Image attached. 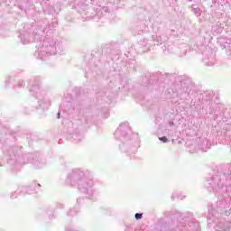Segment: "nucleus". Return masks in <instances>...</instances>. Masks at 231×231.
Listing matches in <instances>:
<instances>
[{
	"mask_svg": "<svg viewBox=\"0 0 231 231\" xmlns=\"http://www.w3.org/2000/svg\"><path fill=\"white\" fill-rule=\"evenodd\" d=\"M159 140L161 142H163V143H167L169 142V139H167L166 136H163V137H159Z\"/></svg>",
	"mask_w": 231,
	"mask_h": 231,
	"instance_id": "1",
	"label": "nucleus"
},
{
	"mask_svg": "<svg viewBox=\"0 0 231 231\" xmlns=\"http://www.w3.org/2000/svg\"><path fill=\"white\" fill-rule=\"evenodd\" d=\"M142 217H143L142 214H139V213L135 214V219H142Z\"/></svg>",
	"mask_w": 231,
	"mask_h": 231,
	"instance_id": "2",
	"label": "nucleus"
}]
</instances>
